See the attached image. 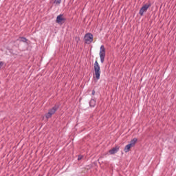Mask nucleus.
Wrapping results in <instances>:
<instances>
[{"label":"nucleus","mask_w":176,"mask_h":176,"mask_svg":"<svg viewBox=\"0 0 176 176\" xmlns=\"http://www.w3.org/2000/svg\"><path fill=\"white\" fill-rule=\"evenodd\" d=\"M94 78H96V80H99L100 76L101 75V68L100 67V64H98V62L97 60L94 63Z\"/></svg>","instance_id":"obj_1"},{"label":"nucleus","mask_w":176,"mask_h":176,"mask_svg":"<svg viewBox=\"0 0 176 176\" xmlns=\"http://www.w3.org/2000/svg\"><path fill=\"white\" fill-rule=\"evenodd\" d=\"M58 108H60V104H56L52 109H50L48 110V113L45 114L46 119H50V118H52V116L58 111Z\"/></svg>","instance_id":"obj_2"},{"label":"nucleus","mask_w":176,"mask_h":176,"mask_svg":"<svg viewBox=\"0 0 176 176\" xmlns=\"http://www.w3.org/2000/svg\"><path fill=\"white\" fill-rule=\"evenodd\" d=\"M152 6V3H151V1H148L147 3L144 4L140 10L139 14L141 16H144V12H146L149 8Z\"/></svg>","instance_id":"obj_3"},{"label":"nucleus","mask_w":176,"mask_h":176,"mask_svg":"<svg viewBox=\"0 0 176 176\" xmlns=\"http://www.w3.org/2000/svg\"><path fill=\"white\" fill-rule=\"evenodd\" d=\"M93 34L87 33L84 37L85 43H86L87 45H90V43L93 42Z\"/></svg>","instance_id":"obj_4"},{"label":"nucleus","mask_w":176,"mask_h":176,"mask_svg":"<svg viewBox=\"0 0 176 176\" xmlns=\"http://www.w3.org/2000/svg\"><path fill=\"white\" fill-rule=\"evenodd\" d=\"M99 54L100 58V63L104 64V61L105 60V47L104 45L100 46Z\"/></svg>","instance_id":"obj_5"},{"label":"nucleus","mask_w":176,"mask_h":176,"mask_svg":"<svg viewBox=\"0 0 176 176\" xmlns=\"http://www.w3.org/2000/svg\"><path fill=\"white\" fill-rule=\"evenodd\" d=\"M63 14H60V15H58L56 17V23L58 24H60V25H63L65 23V18L63 17Z\"/></svg>","instance_id":"obj_6"},{"label":"nucleus","mask_w":176,"mask_h":176,"mask_svg":"<svg viewBox=\"0 0 176 176\" xmlns=\"http://www.w3.org/2000/svg\"><path fill=\"white\" fill-rule=\"evenodd\" d=\"M120 148V147L119 146H116L112 149L109 150V153L110 155H115V153H118V152H119Z\"/></svg>","instance_id":"obj_7"},{"label":"nucleus","mask_w":176,"mask_h":176,"mask_svg":"<svg viewBox=\"0 0 176 176\" xmlns=\"http://www.w3.org/2000/svg\"><path fill=\"white\" fill-rule=\"evenodd\" d=\"M16 41H19V42H23V43H28V39L24 36H19Z\"/></svg>","instance_id":"obj_8"},{"label":"nucleus","mask_w":176,"mask_h":176,"mask_svg":"<svg viewBox=\"0 0 176 176\" xmlns=\"http://www.w3.org/2000/svg\"><path fill=\"white\" fill-rule=\"evenodd\" d=\"M137 141H138V139L137 138H135L133 139H132L130 141L129 144L131 145V146L133 148V146H135V144L137 143Z\"/></svg>","instance_id":"obj_9"},{"label":"nucleus","mask_w":176,"mask_h":176,"mask_svg":"<svg viewBox=\"0 0 176 176\" xmlns=\"http://www.w3.org/2000/svg\"><path fill=\"white\" fill-rule=\"evenodd\" d=\"M96 100L91 99L89 101V107H91V108H94L96 107Z\"/></svg>","instance_id":"obj_10"},{"label":"nucleus","mask_w":176,"mask_h":176,"mask_svg":"<svg viewBox=\"0 0 176 176\" xmlns=\"http://www.w3.org/2000/svg\"><path fill=\"white\" fill-rule=\"evenodd\" d=\"M131 148L133 147L130 144H129L124 147V151L125 152V153H127V152H130V149H131Z\"/></svg>","instance_id":"obj_11"},{"label":"nucleus","mask_w":176,"mask_h":176,"mask_svg":"<svg viewBox=\"0 0 176 176\" xmlns=\"http://www.w3.org/2000/svg\"><path fill=\"white\" fill-rule=\"evenodd\" d=\"M62 0H51L50 3H52V5H60L61 3Z\"/></svg>","instance_id":"obj_12"},{"label":"nucleus","mask_w":176,"mask_h":176,"mask_svg":"<svg viewBox=\"0 0 176 176\" xmlns=\"http://www.w3.org/2000/svg\"><path fill=\"white\" fill-rule=\"evenodd\" d=\"M4 64H5L4 62L0 61V69H1V68H2V67H3Z\"/></svg>","instance_id":"obj_13"},{"label":"nucleus","mask_w":176,"mask_h":176,"mask_svg":"<svg viewBox=\"0 0 176 176\" xmlns=\"http://www.w3.org/2000/svg\"><path fill=\"white\" fill-rule=\"evenodd\" d=\"M83 159V155H78V160H82Z\"/></svg>","instance_id":"obj_14"},{"label":"nucleus","mask_w":176,"mask_h":176,"mask_svg":"<svg viewBox=\"0 0 176 176\" xmlns=\"http://www.w3.org/2000/svg\"><path fill=\"white\" fill-rule=\"evenodd\" d=\"M96 94V91L94 89L92 90V96H94Z\"/></svg>","instance_id":"obj_15"},{"label":"nucleus","mask_w":176,"mask_h":176,"mask_svg":"<svg viewBox=\"0 0 176 176\" xmlns=\"http://www.w3.org/2000/svg\"><path fill=\"white\" fill-rule=\"evenodd\" d=\"M13 43H16V41H13Z\"/></svg>","instance_id":"obj_16"}]
</instances>
